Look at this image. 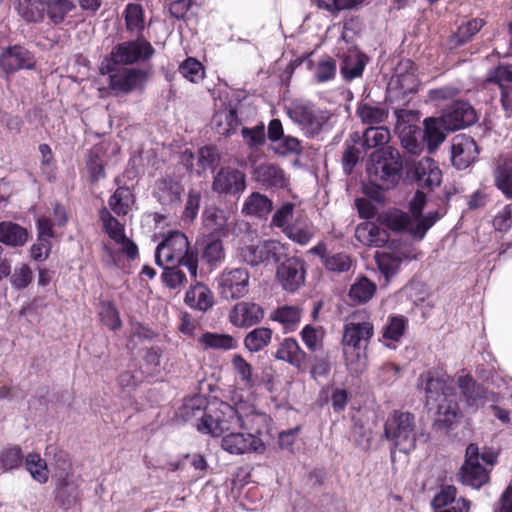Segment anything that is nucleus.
<instances>
[{"label":"nucleus","mask_w":512,"mask_h":512,"mask_svg":"<svg viewBox=\"0 0 512 512\" xmlns=\"http://www.w3.org/2000/svg\"><path fill=\"white\" fill-rule=\"evenodd\" d=\"M301 310L297 306H282L271 314V319L293 330L300 322Z\"/></svg>","instance_id":"obj_48"},{"label":"nucleus","mask_w":512,"mask_h":512,"mask_svg":"<svg viewBox=\"0 0 512 512\" xmlns=\"http://www.w3.org/2000/svg\"><path fill=\"white\" fill-rule=\"evenodd\" d=\"M246 188L245 174L232 167L221 168L214 176L212 190L219 194H240Z\"/></svg>","instance_id":"obj_19"},{"label":"nucleus","mask_w":512,"mask_h":512,"mask_svg":"<svg viewBox=\"0 0 512 512\" xmlns=\"http://www.w3.org/2000/svg\"><path fill=\"white\" fill-rule=\"evenodd\" d=\"M272 150L280 156H287L290 154L298 155L302 151V146L298 138L290 135H284L272 145Z\"/></svg>","instance_id":"obj_55"},{"label":"nucleus","mask_w":512,"mask_h":512,"mask_svg":"<svg viewBox=\"0 0 512 512\" xmlns=\"http://www.w3.org/2000/svg\"><path fill=\"white\" fill-rule=\"evenodd\" d=\"M45 16L55 24H61L75 5L71 0H45Z\"/></svg>","instance_id":"obj_42"},{"label":"nucleus","mask_w":512,"mask_h":512,"mask_svg":"<svg viewBox=\"0 0 512 512\" xmlns=\"http://www.w3.org/2000/svg\"><path fill=\"white\" fill-rule=\"evenodd\" d=\"M185 303L195 310L206 312L214 304V295L205 284L197 282L187 290Z\"/></svg>","instance_id":"obj_29"},{"label":"nucleus","mask_w":512,"mask_h":512,"mask_svg":"<svg viewBox=\"0 0 512 512\" xmlns=\"http://www.w3.org/2000/svg\"><path fill=\"white\" fill-rule=\"evenodd\" d=\"M99 315L104 325L112 330L121 327V319L116 307L110 302H102L100 304Z\"/></svg>","instance_id":"obj_59"},{"label":"nucleus","mask_w":512,"mask_h":512,"mask_svg":"<svg viewBox=\"0 0 512 512\" xmlns=\"http://www.w3.org/2000/svg\"><path fill=\"white\" fill-rule=\"evenodd\" d=\"M457 385L469 408L477 410L485 403L487 391L483 386L477 384L470 375H459Z\"/></svg>","instance_id":"obj_25"},{"label":"nucleus","mask_w":512,"mask_h":512,"mask_svg":"<svg viewBox=\"0 0 512 512\" xmlns=\"http://www.w3.org/2000/svg\"><path fill=\"white\" fill-rule=\"evenodd\" d=\"M402 170L401 155L393 147L378 149L371 153L366 166L369 183L379 190L395 187L401 178Z\"/></svg>","instance_id":"obj_3"},{"label":"nucleus","mask_w":512,"mask_h":512,"mask_svg":"<svg viewBox=\"0 0 512 512\" xmlns=\"http://www.w3.org/2000/svg\"><path fill=\"white\" fill-rule=\"evenodd\" d=\"M126 28L131 32H140L144 28L143 9L139 4H128L125 8Z\"/></svg>","instance_id":"obj_53"},{"label":"nucleus","mask_w":512,"mask_h":512,"mask_svg":"<svg viewBox=\"0 0 512 512\" xmlns=\"http://www.w3.org/2000/svg\"><path fill=\"white\" fill-rule=\"evenodd\" d=\"M264 318L262 307L253 302L242 301L234 305L229 313V321L239 328L250 327Z\"/></svg>","instance_id":"obj_22"},{"label":"nucleus","mask_w":512,"mask_h":512,"mask_svg":"<svg viewBox=\"0 0 512 512\" xmlns=\"http://www.w3.org/2000/svg\"><path fill=\"white\" fill-rule=\"evenodd\" d=\"M202 218L205 228L214 234L221 237L237 235V218L230 209L209 207L204 210Z\"/></svg>","instance_id":"obj_13"},{"label":"nucleus","mask_w":512,"mask_h":512,"mask_svg":"<svg viewBox=\"0 0 512 512\" xmlns=\"http://www.w3.org/2000/svg\"><path fill=\"white\" fill-rule=\"evenodd\" d=\"M419 381L426 393V406L430 410L436 409V422L445 427L453 424L459 415L453 379L433 370L422 374Z\"/></svg>","instance_id":"obj_1"},{"label":"nucleus","mask_w":512,"mask_h":512,"mask_svg":"<svg viewBox=\"0 0 512 512\" xmlns=\"http://www.w3.org/2000/svg\"><path fill=\"white\" fill-rule=\"evenodd\" d=\"M15 10L27 23H40L45 18V0H16Z\"/></svg>","instance_id":"obj_31"},{"label":"nucleus","mask_w":512,"mask_h":512,"mask_svg":"<svg viewBox=\"0 0 512 512\" xmlns=\"http://www.w3.org/2000/svg\"><path fill=\"white\" fill-rule=\"evenodd\" d=\"M34 55L20 45L9 46L0 53V69L5 73H14L22 69H33Z\"/></svg>","instance_id":"obj_18"},{"label":"nucleus","mask_w":512,"mask_h":512,"mask_svg":"<svg viewBox=\"0 0 512 512\" xmlns=\"http://www.w3.org/2000/svg\"><path fill=\"white\" fill-rule=\"evenodd\" d=\"M28 231L20 225L4 221L0 223V242L11 247H21L28 241Z\"/></svg>","instance_id":"obj_32"},{"label":"nucleus","mask_w":512,"mask_h":512,"mask_svg":"<svg viewBox=\"0 0 512 512\" xmlns=\"http://www.w3.org/2000/svg\"><path fill=\"white\" fill-rule=\"evenodd\" d=\"M336 71V62L330 57H325L318 61L315 67L314 77L317 82L324 83L332 80L336 75Z\"/></svg>","instance_id":"obj_56"},{"label":"nucleus","mask_w":512,"mask_h":512,"mask_svg":"<svg viewBox=\"0 0 512 512\" xmlns=\"http://www.w3.org/2000/svg\"><path fill=\"white\" fill-rule=\"evenodd\" d=\"M479 148L474 139L465 134H458L452 140L451 161L453 166L462 170L470 166L478 157Z\"/></svg>","instance_id":"obj_20"},{"label":"nucleus","mask_w":512,"mask_h":512,"mask_svg":"<svg viewBox=\"0 0 512 512\" xmlns=\"http://www.w3.org/2000/svg\"><path fill=\"white\" fill-rule=\"evenodd\" d=\"M233 369L246 386H252L255 382L252 374V366L240 354H234L231 359Z\"/></svg>","instance_id":"obj_60"},{"label":"nucleus","mask_w":512,"mask_h":512,"mask_svg":"<svg viewBox=\"0 0 512 512\" xmlns=\"http://www.w3.org/2000/svg\"><path fill=\"white\" fill-rule=\"evenodd\" d=\"M407 321L403 316H393L383 330V338L385 341L398 342L404 335Z\"/></svg>","instance_id":"obj_52"},{"label":"nucleus","mask_w":512,"mask_h":512,"mask_svg":"<svg viewBox=\"0 0 512 512\" xmlns=\"http://www.w3.org/2000/svg\"><path fill=\"white\" fill-rule=\"evenodd\" d=\"M25 468L31 477L43 484L49 479V470L46 461L38 453H29L25 457Z\"/></svg>","instance_id":"obj_45"},{"label":"nucleus","mask_w":512,"mask_h":512,"mask_svg":"<svg viewBox=\"0 0 512 512\" xmlns=\"http://www.w3.org/2000/svg\"><path fill=\"white\" fill-rule=\"evenodd\" d=\"M483 26L482 19H472L466 24L460 26L452 38L455 45L466 43L473 35H475Z\"/></svg>","instance_id":"obj_58"},{"label":"nucleus","mask_w":512,"mask_h":512,"mask_svg":"<svg viewBox=\"0 0 512 512\" xmlns=\"http://www.w3.org/2000/svg\"><path fill=\"white\" fill-rule=\"evenodd\" d=\"M483 464L492 466L494 457L490 454L480 453L475 444L466 448L465 461L459 472L460 481L474 489H479L489 480V474Z\"/></svg>","instance_id":"obj_8"},{"label":"nucleus","mask_w":512,"mask_h":512,"mask_svg":"<svg viewBox=\"0 0 512 512\" xmlns=\"http://www.w3.org/2000/svg\"><path fill=\"white\" fill-rule=\"evenodd\" d=\"M211 124L216 133L221 136H229L238 125L237 113L228 107L219 109L214 114Z\"/></svg>","instance_id":"obj_34"},{"label":"nucleus","mask_w":512,"mask_h":512,"mask_svg":"<svg viewBox=\"0 0 512 512\" xmlns=\"http://www.w3.org/2000/svg\"><path fill=\"white\" fill-rule=\"evenodd\" d=\"M184 188L177 178L165 177L155 183L154 196L166 207H174L180 203Z\"/></svg>","instance_id":"obj_23"},{"label":"nucleus","mask_w":512,"mask_h":512,"mask_svg":"<svg viewBox=\"0 0 512 512\" xmlns=\"http://www.w3.org/2000/svg\"><path fill=\"white\" fill-rule=\"evenodd\" d=\"M426 203V195L417 191L409 203L411 216L399 209H389L379 215L381 224L396 232H406L419 240L423 239L426 232L440 219L437 212H428L422 216Z\"/></svg>","instance_id":"obj_2"},{"label":"nucleus","mask_w":512,"mask_h":512,"mask_svg":"<svg viewBox=\"0 0 512 512\" xmlns=\"http://www.w3.org/2000/svg\"><path fill=\"white\" fill-rule=\"evenodd\" d=\"M366 65V58L359 52H350L343 58L340 72L343 78L351 81L362 75Z\"/></svg>","instance_id":"obj_38"},{"label":"nucleus","mask_w":512,"mask_h":512,"mask_svg":"<svg viewBox=\"0 0 512 512\" xmlns=\"http://www.w3.org/2000/svg\"><path fill=\"white\" fill-rule=\"evenodd\" d=\"M255 180L263 185L283 188L287 185L284 171L276 164L261 163L254 169Z\"/></svg>","instance_id":"obj_28"},{"label":"nucleus","mask_w":512,"mask_h":512,"mask_svg":"<svg viewBox=\"0 0 512 512\" xmlns=\"http://www.w3.org/2000/svg\"><path fill=\"white\" fill-rule=\"evenodd\" d=\"M488 80L502 88H512V65L498 66L490 73Z\"/></svg>","instance_id":"obj_64"},{"label":"nucleus","mask_w":512,"mask_h":512,"mask_svg":"<svg viewBox=\"0 0 512 512\" xmlns=\"http://www.w3.org/2000/svg\"><path fill=\"white\" fill-rule=\"evenodd\" d=\"M287 115L308 137H314L330 128L332 114L304 100H294L287 107Z\"/></svg>","instance_id":"obj_6"},{"label":"nucleus","mask_w":512,"mask_h":512,"mask_svg":"<svg viewBox=\"0 0 512 512\" xmlns=\"http://www.w3.org/2000/svg\"><path fill=\"white\" fill-rule=\"evenodd\" d=\"M145 80V73L136 69H123L110 76L109 87L115 94H126L139 87Z\"/></svg>","instance_id":"obj_24"},{"label":"nucleus","mask_w":512,"mask_h":512,"mask_svg":"<svg viewBox=\"0 0 512 512\" xmlns=\"http://www.w3.org/2000/svg\"><path fill=\"white\" fill-rule=\"evenodd\" d=\"M290 240L300 245H306L315 234V227L307 219L297 218L285 229L284 233Z\"/></svg>","instance_id":"obj_35"},{"label":"nucleus","mask_w":512,"mask_h":512,"mask_svg":"<svg viewBox=\"0 0 512 512\" xmlns=\"http://www.w3.org/2000/svg\"><path fill=\"white\" fill-rule=\"evenodd\" d=\"M23 452L18 445H6L0 449V471L3 473L12 471L21 466Z\"/></svg>","instance_id":"obj_43"},{"label":"nucleus","mask_w":512,"mask_h":512,"mask_svg":"<svg viewBox=\"0 0 512 512\" xmlns=\"http://www.w3.org/2000/svg\"><path fill=\"white\" fill-rule=\"evenodd\" d=\"M225 258L223 244L219 239L208 242L203 250V259L210 265L221 263Z\"/></svg>","instance_id":"obj_61"},{"label":"nucleus","mask_w":512,"mask_h":512,"mask_svg":"<svg viewBox=\"0 0 512 512\" xmlns=\"http://www.w3.org/2000/svg\"><path fill=\"white\" fill-rule=\"evenodd\" d=\"M357 114L364 124L373 126L384 122L389 112L383 107L365 103L358 106Z\"/></svg>","instance_id":"obj_47"},{"label":"nucleus","mask_w":512,"mask_h":512,"mask_svg":"<svg viewBox=\"0 0 512 512\" xmlns=\"http://www.w3.org/2000/svg\"><path fill=\"white\" fill-rule=\"evenodd\" d=\"M495 184L507 197H512V160L499 165L494 172Z\"/></svg>","instance_id":"obj_49"},{"label":"nucleus","mask_w":512,"mask_h":512,"mask_svg":"<svg viewBox=\"0 0 512 512\" xmlns=\"http://www.w3.org/2000/svg\"><path fill=\"white\" fill-rule=\"evenodd\" d=\"M377 286L368 278L361 276L356 278L349 290V297L357 303L368 302L375 294Z\"/></svg>","instance_id":"obj_40"},{"label":"nucleus","mask_w":512,"mask_h":512,"mask_svg":"<svg viewBox=\"0 0 512 512\" xmlns=\"http://www.w3.org/2000/svg\"><path fill=\"white\" fill-rule=\"evenodd\" d=\"M476 112L473 107L463 101H457L442 115L446 130L455 131L476 122Z\"/></svg>","instance_id":"obj_21"},{"label":"nucleus","mask_w":512,"mask_h":512,"mask_svg":"<svg viewBox=\"0 0 512 512\" xmlns=\"http://www.w3.org/2000/svg\"><path fill=\"white\" fill-rule=\"evenodd\" d=\"M273 331L267 327H258L246 334L244 347L251 353H257L266 348L272 340Z\"/></svg>","instance_id":"obj_36"},{"label":"nucleus","mask_w":512,"mask_h":512,"mask_svg":"<svg viewBox=\"0 0 512 512\" xmlns=\"http://www.w3.org/2000/svg\"><path fill=\"white\" fill-rule=\"evenodd\" d=\"M157 265H183L192 277L197 276L198 254L190 249L187 236L180 231L169 232L155 251Z\"/></svg>","instance_id":"obj_5"},{"label":"nucleus","mask_w":512,"mask_h":512,"mask_svg":"<svg viewBox=\"0 0 512 512\" xmlns=\"http://www.w3.org/2000/svg\"><path fill=\"white\" fill-rule=\"evenodd\" d=\"M385 437L403 453L416 447L417 431L413 414L394 411L385 423Z\"/></svg>","instance_id":"obj_7"},{"label":"nucleus","mask_w":512,"mask_h":512,"mask_svg":"<svg viewBox=\"0 0 512 512\" xmlns=\"http://www.w3.org/2000/svg\"><path fill=\"white\" fill-rule=\"evenodd\" d=\"M154 54V48L146 39L140 37L133 41L117 44L110 53L113 64L129 65L146 61Z\"/></svg>","instance_id":"obj_12"},{"label":"nucleus","mask_w":512,"mask_h":512,"mask_svg":"<svg viewBox=\"0 0 512 512\" xmlns=\"http://www.w3.org/2000/svg\"><path fill=\"white\" fill-rule=\"evenodd\" d=\"M221 447L230 454L242 455L263 448V442L254 433L230 430L223 435Z\"/></svg>","instance_id":"obj_15"},{"label":"nucleus","mask_w":512,"mask_h":512,"mask_svg":"<svg viewBox=\"0 0 512 512\" xmlns=\"http://www.w3.org/2000/svg\"><path fill=\"white\" fill-rule=\"evenodd\" d=\"M137 255V245L126 235L103 244L102 261L106 266H120L125 257L133 260Z\"/></svg>","instance_id":"obj_17"},{"label":"nucleus","mask_w":512,"mask_h":512,"mask_svg":"<svg viewBox=\"0 0 512 512\" xmlns=\"http://www.w3.org/2000/svg\"><path fill=\"white\" fill-rule=\"evenodd\" d=\"M101 220L104 230L109 236V240L119 239L126 235L124 225L114 218L108 210L104 209L101 212Z\"/></svg>","instance_id":"obj_57"},{"label":"nucleus","mask_w":512,"mask_h":512,"mask_svg":"<svg viewBox=\"0 0 512 512\" xmlns=\"http://www.w3.org/2000/svg\"><path fill=\"white\" fill-rule=\"evenodd\" d=\"M273 207L272 201L259 192L251 193L244 201L242 213L247 216L264 217L268 215Z\"/></svg>","instance_id":"obj_33"},{"label":"nucleus","mask_w":512,"mask_h":512,"mask_svg":"<svg viewBox=\"0 0 512 512\" xmlns=\"http://www.w3.org/2000/svg\"><path fill=\"white\" fill-rule=\"evenodd\" d=\"M275 358L292 366L300 367L305 360V353L294 338H285L279 343Z\"/></svg>","instance_id":"obj_30"},{"label":"nucleus","mask_w":512,"mask_h":512,"mask_svg":"<svg viewBox=\"0 0 512 512\" xmlns=\"http://www.w3.org/2000/svg\"><path fill=\"white\" fill-rule=\"evenodd\" d=\"M326 269L336 273H343L350 270L352 266L351 258L344 253H336L327 256L324 261Z\"/></svg>","instance_id":"obj_62"},{"label":"nucleus","mask_w":512,"mask_h":512,"mask_svg":"<svg viewBox=\"0 0 512 512\" xmlns=\"http://www.w3.org/2000/svg\"><path fill=\"white\" fill-rule=\"evenodd\" d=\"M375 260L381 273L388 280L395 275L402 263L403 257L399 252H376Z\"/></svg>","instance_id":"obj_41"},{"label":"nucleus","mask_w":512,"mask_h":512,"mask_svg":"<svg viewBox=\"0 0 512 512\" xmlns=\"http://www.w3.org/2000/svg\"><path fill=\"white\" fill-rule=\"evenodd\" d=\"M295 205L291 202H286L279 208H277L272 216L271 225L277 228H281L283 233L285 229L290 227L291 221L294 218Z\"/></svg>","instance_id":"obj_54"},{"label":"nucleus","mask_w":512,"mask_h":512,"mask_svg":"<svg viewBox=\"0 0 512 512\" xmlns=\"http://www.w3.org/2000/svg\"><path fill=\"white\" fill-rule=\"evenodd\" d=\"M198 341L204 349L229 351L238 347V341L229 334L206 332L201 335Z\"/></svg>","instance_id":"obj_37"},{"label":"nucleus","mask_w":512,"mask_h":512,"mask_svg":"<svg viewBox=\"0 0 512 512\" xmlns=\"http://www.w3.org/2000/svg\"><path fill=\"white\" fill-rule=\"evenodd\" d=\"M283 249V245L277 241H264L257 245L242 247L240 257L248 265L257 266L270 261H279L283 254Z\"/></svg>","instance_id":"obj_14"},{"label":"nucleus","mask_w":512,"mask_h":512,"mask_svg":"<svg viewBox=\"0 0 512 512\" xmlns=\"http://www.w3.org/2000/svg\"><path fill=\"white\" fill-rule=\"evenodd\" d=\"M390 130L385 126H371L362 135V145L365 149L383 146L390 141Z\"/></svg>","instance_id":"obj_44"},{"label":"nucleus","mask_w":512,"mask_h":512,"mask_svg":"<svg viewBox=\"0 0 512 512\" xmlns=\"http://www.w3.org/2000/svg\"><path fill=\"white\" fill-rule=\"evenodd\" d=\"M9 276L12 287L17 290H23L32 282L33 271L27 263H18Z\"/></svg>","instance_id":"obj_50"},{"label":"nucleus","mask_w":512,"mask_h":512,"mask_svg":"<svg viewBox=\"0 0 512 512\" xmlns=\"http://www.w3.org/2000/svg\"><path fill=\"white\" fill-rule=\"evenodd\" d=\"M305 263L297 257H291L282 262L276 271V278L282 288L288 292H295L305 282Z\"/></svg>","instance_id":"obj_16"},{"label":"nucleus","mask_w":512,"mask_h":512,"mask_svg":"<svg viewBox=\"0 0 512 512\" xmlns=\"http://www.w3.org/2000/svg\"><path fill=\"white\" fill-rule=\"evenodd\" d=\"M134 202L133 194L128 188L120 187L109 199L111 210L117 215H126Z\"/></svg>","instance_id":"obj_46"},{"label":"nucleus","mask_w":512,"mask_h":512,"mask_svg":"<svg viewBox=\"0 0 512 512\" xmlns=\"http://www.w3.org/2000/svg\"><path fill=\"white\" fill-rule=\"evenodd\" d=\"M162 280L168 288L176 290L185 284L186 276L176 265H172L165 268Z\"/></svg>","instance_id":"obj_63"},{"label":"nucleus","mask_w":512,"mask_h":512,"mask_svg":"<svg viewBox=\"0 0 512 512\" xmlns=\"http://www.w3.org/2000/svg\"><path fill=\"white\" fill-rule=\"evenodd\" d=\"M250 275L245 268H226L218 278V291L226 300H237L249 292Z\"/></svg>","instance_id":"obj_11"},{"label":"nucleus","mask_w":512,"mask_h":512,"mask_svg":"<svg viewBox=\"0 0 512 512\" xmlns=\"http://www.w3.org/2000/svg\"><path fill=\"white\" fill-rule=\"evenodd\" d=\"M374 326L370 321L347 322L343 327L342 346L346 366L354 373H360L366 366V350Z\"/></svg>","instance_id":"obj_4"},{"label":"nucleus","mask_w":512,"mask_h":512,"mask_svg":"<svg viewBox=\"0 0 512 512\" xmlns=\"http://www.w3.org/2000/svg\"><path fill=\"white\" fill-rule=\"evenodd\" d=\"M179 73L192 83H199L204 79L205 71L202 64L195 58L189 57L179 66Z\"/></svg>","instance_id":"obj_51"},{"label":"nucleus","mask_w":512,"mask_h":512,"mask_svg":"<svg viewBox=\"0 0 512 512\" xmlns=\"http://www.w3.org/2000/svg\"><path fill=\"white\" fill-rule=\"evenodd\" d=\"M355 237L365 246L379 248L388 243L389 234L375 223L367 221L356 227Z\"/></svg>","instance_id":"obj_26"},{"label":"nucleus","mask_w":512,"mask_h":512,"mask_svg":"<svg viewBox=\"0 0 512 512\" xmlns=\"http://www.w3.org/2000/svg\"><path fill=\"white\" fill-rule=\"evenodd\" d=\"M225 407H230L227 403H221L219 408L213 413L203 411L200 407L186 405L185 409H192L193 415H200L196 428L199 432L213 437L224 435L230 430H234L233 419L225 414Z\"/></svg>","instance_id":"obj_10"},{"label":"nucleus","mask_w":512,"mask_h":512,"mask_svg":"<svg viewBox=\"0 0 512 512\" xmlns=\"http://www.w3.org/2000/svg\"><path fill=\"white\" fill-rule=\"evenodd\" d=\"M415 177L420 186L432 190L441 184L442 172L434 160L423 158L415 166Z\"/></svg>","instance_id":"obj_27"},{"label":"nucleus","mask_w":512,"mask_h":512,"mask_svg":"<svg viewBox=\"0 0 512 512\" xmlns=\"http://www.w3.org/2000/svg\"><path fill=\"white\" fill-rule=\"evenodd\" d=\"M443 129H445V125L442 118H428L424 120L423 140L427 143L430 152L436 150L444 141L445 134Z\"/></svg>","instance_id":"obj_39"},{"label":"nucleus","mask_w":512,"mask_h":512,"mask_svg":"<svg viewBox=\"0 0 512 512\" xmlns=\"http://www.w3.org/2000/svg\"><path fill=\"white\" fill-rule=\"evenodd\" d=\"M225 414L233 419L234 430L241 429L255 435L261 433L268 425L267 414L258 411L254 405L238 403L236 406L225 407Z\"/></svg>","instance_id":"obj_9"}]
</instances>
